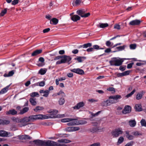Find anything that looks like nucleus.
<instances>
[{"label": "nucleus", "mask_w": 146, "mask_h": 146, "mask_svg": "<svg viewBox=\"0 0 146 146\" xmlns=\"http://www.w3.org/2000/svg\"><path fill=\"white\" fill-rule=\"evenodd\" d=\"M14 134L4 130H0V136L2 137H10L13 136Z\"/></svg>", "instance_id": "nucleus-10"}, {"label": "nucleus", "mask_w": 146, "mask_h": 146, "mask_svg": "<svg viewBox=\"0 0 146 146\" xmlns=\"http://www.w3.org/2000/svg\"><path fill=\"white\" fill-rule=\"evenodd\" d=\"M44 109V108L43 107L37 106L34 109V110L35 112H38L43 110Z\"/></svg>", "instance_id": "nucleus-29"}, {"label": "nucleus", "mask_w": 146, "mask_h": 146, "mask_svg": "<svg viewBox=\"0 0 146 146\" xmlns=\"http://www.w3.org/2000/svg\"><path fill=\"white\" fill-rule=\"evenodd\" d=\"M30 122L28 117H25L21 119V124L19 125L20 127L25 126L29 124V122Z\"/></svg>", "instance_id": "nucleus-8"}, {"label": "nucleus", "mask_w": 146, "mask_h": 146, "mask_svg": "<svg viewBox=\"0 0 146 146\" xmlns=\"http://www.w3.org/2000/svg\"><path fill=\"white\" fill-rule=\"evenodd\" d=\"M123 61V59L119 58H113L109 62L111 66H118L121 65Z\"/></svg>", "instance_id": "nucleus-3"}, {"label": "nucleus", "mask_w": 146, "mask_h": 146, "mask_svg": "<svg viewBox=\"0 0 146 146\" xmlns=\"http://www.w3.org/2000/svg\"><path fill=\"white\" fill-rule=\"evenodd\" d=\"M85 11L84 9H80L76 11V14L82 17L86 18L90 16V13H85Z\"/></svg>", "instance_id": "nucleus-7"}, {"label": "nucleus", "mask_w": 146, "mask_h": 146, "mask_svg": "<svg viewBox=\"0 0 146 146\" xmlns=\"http://www.w3.org/2000/svg\"><path fill=\"white\" fill-rule=\"evenodd\" d=\"M123 133L122 129L118 128L115 129L111 132V134L113 137H117Z\"/></svg>", "instance_id": "nucleus-5"}, {"label": "nucleus", "mask_w": 146, "mask_h": 146, "mask_svg": "<svg viewBox=\"0 0 146 146\" xmlns=\"http://www.w3.org/2000/svg\"><path fill=\"white\" fill-rule=\"evenodd\" d=\"M71 19L74 22H76L80 19V17L78 15H75L71 17Z\"/></svg>", "instance_id": "nucleus-20"}, {"label": "nucleus", "mask_w": 146, "mask_h": 146, "mask_svg": "<svg viewBox=\"0 0 146 146\" xmlns=\"http://www.w3.org/2000/svg\"><path fill=\"white\" fill-rule=\"evenodd\" d=\"M6 113L7 115L11 114L12 115H15L17 114V111L15 110L14 109H12L10 110L9 111L6 112Z\"/></svg>", "instance_id": "nucleus-22"}, {"label": "nucleus", "mask_w": 146, "mask_h": 146, "mask_svg": "<svg viewBox=\"0 0 146 146\" xmlns=\"http://www.w3.org/2000/svg\"><path fill=\"white\" fill-rule=\"evenodd\" d=\"M125 45H123V46H120L119 47H116V48L117 49L118 51H121L124 50L125 47Z\"/></svg>", "instance_id": "nucleus-44"}, {"label": "nucleus", "mask_w": 146, "mask_h": 146, "mask_svg": "<svg viewBox=\"0 0 146 146\" xmlns=\"http://www.w3.org/2000/svg\"><path fill=\"white\" fill-rule=\"evenodd\" d=\"M14 73V70H11L9 72L8 74L5 73L4 74V76L5 77H8L12 76Z\"/></svg>", "instance_id": "nucleus-28"}, {"label": "nucleus", "mask_w": 146, "mask_h": 146, "mask_svg": "<svg viewBox=\"0 0 146 146\" xmlns=\"http://www.w3.org/2000/svg\"><path fill=\"white\" fill-rule=\"evenodd\" d=\"M92 44L90 43H88L87 44H84L82 46L84 48H86L88 47H90L92 46Z\"/></svg>", "instance_id": "nucleus-47"}, {"label": "nucleus", "mask_w": 146, "mask_h": 146, "mask_svg": "<svg viewBox=\"0 0 146 146\" xmlns=\"http://www.w3.org/2000/svg\"><path fill=\"white\" fill-rule=\"evenodd\" d=\"M73 120L74 119H72V118H66L62 119L61 120V121L62 122H67Z\"/></svg>", "instance_id": "nucleus-35"}, {"label": "nucleus", "mask_w": 146, "mask_h": 146, "mask_svg": "<svg viewBox=\"0 0 146 146\" xmlns=\"http://www.w3.org/2000/svg\"><path fill=\"white\" fill-rule=\"evenodd\" d=\"M73 131H75L79 130L80 128L78 127H72Z\"/></svg>", "instance_id": "nucleus-56"}, {"label": "nucleus", "mask_w": 146, "mask_h": 146, "mask_svg": "<svg viewBox=\"0 0 146 146\" xmlns=\"http://www.w3.org/2000/svg\"><path fill=\"white\" fill-rule=\"evenodd\" d=\"M84 105V103L83 102H82L78 103L73 108L74 110H79L80 108L83 107Z\"/></svg>", "instance_id": "nucleus-14"}, {"label": "nucleus", "mask_w": 146, "mask_h": 146, "mask_svg": "<svg viewBox=\"0 0 146 146\" xmlns=\"http://www.w3.org/2000/svg\"><path fill=\"white\" fill-rule=\"evenodd\" d=\"M7 8H5L4 9L2 10L0 13V16H3L7 13Z\"/></svg>", "instance_id": "nucleus-37"}, {"label": "nucleus", "mask_w": 146, "mask_h": 146, "mask_svg": "<svg viewBox=\"0 0 146 146\" xmlns=\"http://www.w3.org/2000/svg\"><path fill=\"white\" fill-rule=\"evenodd\" d=\"M51 140H42L36 139L34 140L33 142L36 146H51Z\"/></svg>", "instance_id": "nucleus-2"}, {"label": "nucleus", "mask_w": 146, "mask_h": 146, "mask_svg": "<svg viewBox=\"0 0 146 146\" xmlns=\"http://www.w3.org/2000/svg\"><path fill=\"white\" fill-rule=\"evenodd\" d=\"M39 72L41 74L43 75L46 73V71L45 70L41 69L40 70Z\"/></svg>", "instance_id": "nucleus-54"}, {"label": "nucleus", "mask_w": 146, "mask_h": 146, "mask_svg": "<svg viewBox=\"0 0 146 146\" xmlns=\"http://www.w3.org/2000/svg\"><path fill=\"white\" fill-rule=\"evenodd\" d=\"M134 143V142L131 141L127 143L124 146H132Z\"/></svg>", "instance_id": "nucleus-53"}, {"label": "nucleus", "mask_w": 146, "mask_h": 146, "mask_svg": "<svg viewBox=\"0 0 146 146\" xmlns=\"http://www.w3.org/2000/svg\"><path fill=\"white\" fill-rule=\"evenodd\" d=\"M126 137L129 140H132L134 138V137L130 135H126Z\"/></svg>", "instance_id": "nucleus-55"}, {"label": "nucleus", "mask_w": 146, "mask_h": 146, "mask_svg": "<svg viewBox=\"0 0 146 146\" xmlns=\"http://www.w3.org/2000/svg\"><path fill=\"white\" fill-rule=\"evenodd\" d=\"M130 72V71L127 70L123 72L124 76L128 75L129 74Z\"/></svg>", "instance_id": "nucleus-62"}, {"label": "nucleus", "mask_w": 146, "mask_h": 146, "mask_svg": "<svg viewBox=\"0 0 146 146\" xmlns=\"http://www.w3.org/2000/svg\"><path fill=\"white\" fill-rule=\"evenodd\" d=\"M2 125H7L9 124L10 123V121L8 120H2Z\"/></svg>", "instance_id": "nucleus-49"}, {"label": "nucleus", "mask_w": 146, "mask_h": 146, "mask_svg": "<svg viewBox=\"0 0 146 146\" xmlns=\"http://www.w3.org/2000/svg\"><path fill=\"white\" fill-rule=\"evenodd\" d=\"M10 86V85H9L2 89L0 91V93L1 94H3L7 92L8 91Z\"/></svg>", "instance_id": "nucleus-26"}, {"label": "nucleus", "mask_w": 146, "mask_h": 146, "mask_svg": "<svg viewBox=\"0 0 146 146\" xmlns=\"http://www.w3.org/2000/svg\"><path fill=\"white\" fill-rule=\"evenodd\" d=\"M57 141H51V146H67L65 143L71 142V140L65 139L58 140Z\"/></svg>", "instance_id": "nucleus-1"}, {"label": "nucleus", "mask_w": 146, "mask_h": 146, "mask_svg": "<svg viewBox=\"0 0 146 146\" xmlns=\"http://www.w3.org/2000/svg\"><path fill=\"white\" fill-rule=\"evenodd\" d=\"M133 64V63H130L127 64V68H131Z\"/></svg>", "instance_id": "nucleus-63"}, {"label": "nucleus", "mask_w": 146, "mask_h": 146, "mask_svg": "<svg viewBox=\"0 0 146 146\" xmlns=\"http://www.w3.org/2000/svg\"><path fill=\"white\" fill-rule=\"evenodd\" d=\"M107 102H108V105L109 106L111 104H113L116 103V101L113 100H111L110 99L107 100Z\"/></svg>", "instance_id": "nucleus-41"}, {"label": "nucleus", "mask_w": 146, "mask_h": 146, "mask_svg": "<svg viewBox=\"0 0 146 146\" xmlns=\"http://www.w3.org/2000/svg\"><path fill=\"white\" fill-rule=\"evenodd\" d=\"M65 130L68 132H72V127H66L65 129Z\"/></svg>", "instance_id": "nucleus-51"}, {"label": "nucleus", "mask_w": 146, "mask_h": 146, "mask_svg": "<svg viewBox=\"0 0 146 146\" xmlns=\"http://www.w3.org/2000/svg\"><path fill=\"white\" fill-rule=\"evenodd\" d=\"M29 109V107H26L24 108L22 110H20V111L19 113L20 114L22 115L27 112Z\"/></svg>", "instance_id": "nucleus-25"}, {"label": "nucleus", "mask_w": 146, "mask_h": 146, "mask_svg": "<svg viewBox=\"0 0 146 146\" xmlns=\"http://www.w3.org/2000/svg\"><path fill=\"white\" fill-rule=\"evenodd\" d=\"M58 112V111L56 110H54L53 111L50 112V118H54L56 117L62 118L65 117V115L64 114H58L56 115Z\"/></svg>", "instance_id": "nucleus-6"}, {"label": "nucleus", "mask_w": 146, "mask_h": 146, "mask_svg": "<svg viewBox=\"0 0 146 146\" xmlns=\"http://www.w3.org/2000/svg\"><path fill=\"white\" fill-rule=\"evenodd\" d=\"M39 92L41 94H44L42 96L45 97H47L49 93V91L48 90H41Z\"/></svg>", "instance_id": "nucleus-19"}, {"label": "nucleus", "mask_w": 146, "mask_h": 146, "mask_svg": "<svg viewBox=\"0 0 146 146\" xmlns=\"http://www.w3.org/2000/svg\"><path fill=\"white\" fill-rule=\"evenodd\" d=\"M106 44V46L108 47L111 46L113 44V43L111 44V42L109 41H107Z\"/></svg>", "instance_id": "nucleus-52"}, {"label": "nucleus", "mask_w": 146, "mask_h": 146, "mask_svg": "<svg viewBox=\"0 0 146 146\" xmlns=\"http://www.w3.org/2000/svg\"><path fill=\"white\" fill-rule=\"evenodd\" d=\"M62 59L64 62L63 63H65L66 62H69L71 60L72 58L69 56L64 55L63 56Z\"/></svg>", "instance_id": "nucleus-15"}, {"label": "nucleus", "mask_w": 146, "mask_h": 146, "mask_svg": "<svg viewBox=\"0 0 146 146\" xmlns=\"http://www.w3.org/2000/svg\"><path fill=\"white\" fill-rule=\"evenodd\" d=\"M121 98V96L120 95H116L114 96H109V99H113L116 101V102L117 100L120 99Z\"/></svg>", "instance_id": "nucleus-17"}, {"label": "nucleus", "mask_w": 146, "mask_h": 146, "mask_svg": "<svg viewBox=\"0 0 146 146\" xmlns=\"http://www.w3.org/2000/svg\"><path fill=\"white\" fill-rule=\"evenodd\" d=\"M107 90L108 91L112 92V93H113L115 92V90L113 87H109L107 88Z\"/></svg>", "instance_id": "nucleus-50"}, {"label": "nucleus", "mask_w": 146, "mask_h": 146, "mask_svg": "<svg viewBox=\"0 0 146 146\" xmlns=\"http://www.w3.org/2000/svg\"><path fill=\"white\" fill-rule=\"evenodd\" d=\"M100 143L97 142L94 143L92 145H91L90 146H100Z\"/></svg>", "instance_id": "nucleus-60"}, {"label": "nucleus", "mask_w": 146, "mask_h": 146, "mask_svg": "<svg viewBox=\"0 0 146 146\" xmlns=\"http://www.w3.org/2000/svg\"><path fill=\"white\" fill-rule=\"evenodd\" d=\"M108 25L107 23H101L100 24V27L101 28H104L108 26Z\"/></svg>", "instance_id": "nucleus-48"}, {"label": "nucleus", "mask_w": 146, "mask_h": 146, "mask_svg": "<svg viewBox=\"0 0 146 146\" xmlns=\"http://www.w3.org/2000/svg\"><path fill=\"white\" fill-rule=\"evenodd\" d=\"M130 47L131 49H134L136 47V45L135 44H132L130 45Z\"/></svg>", "instance_id": "nucleus-58"}, {"label": "nucleus", "mask_w": 146, "mask_h": 146, "mask_svg": "<svg viewBox=\"0 0 146 146\" xmlns=\"http://www.w3.org/2000/svg\"><path fill=\"white\" fill-rule=\"evenodd\" d=\"M42 49L37 50L35 51L31 54V56H36L40 53L42 52Z\"/></svg>", "instance_id": "nucleus-23"}, {"label": "nucleus", "mask_w": 146, "mask_h": 146, "mask_svg": "<svg viewBox=\"0 0 146 146\" xmlns=\"http://www.w3.org/2000/svg\"><path fill=\"white\" fill-rule=\"evenodd\" d=\"M145 92L144 91H142L138 93L136 96V99L139 100L141 99L142 98L143 94Z\"/></svg>", "instance_id": "nucleus-24"}, {"label": "nucleus", "mask_w": 146, "mask_h": 146, "mask_svg": "<svg viewBox=\"0 0 146 146\" xmlns=\"http://www.w3.org/2000/svg\"><path fill=\"white\" fill-rule=\"evenodd\" d=\"M65 102L64 98H61L59 99L58 100L59 104L60 105H63Z\"/></svg>", "instance_id": "nucleus-36"}, {"label": "nucleus", "mask_w": 146, "mask_h": 146, "mask_svg": "<svg viewBox=\"0 0 146 146\" xmlns=\"http://www.w3.org/2000/svg\"><path fill=\"white\" fill-rule=\"evenodd\" d=\"M45 116L41 114L33 115L29 116L30 122H32L38 119H45Z\"/></svg>", "instance_id": "nucleus-4"}, {"label": "nucleus", "mask_w": 146, "mask_h": 146, "mask_svg": "<svg viewBox=\"0 0 146 146\" xmlns=\"http://www.w3.org/2000/svg\"><path fill=\"white\" fill-rule=\"evenodd\" d=\"M101 104V105L103 106H109L108 102H107V100L102 102Z\"/></svg>", "instance_id": "nucleus-46"}, {"label": "nucleus", "mask_w": 146, "mask_h": 146, "mask_svg": "<svg viewBox=\"0 0 146 146\" xmlns=\"http://www.w3.org/2000/svg\"><path fill=\"white\" fill-rule=\"evenodd\" d=\"M45 85V82L44 81H42L39 83V86H43Z\"/></svg>", "instance_id": "nucleus-64"}, {"label": "nucleus", "mask_w": 146, "mask_h": 146, "mask_svg": "<svg viewBox=\"0 0 146 146\" xmlns=\"http://www.w3.org/2000/svg\"><path fill=\"white\" fill-rule=\"evenodd\" d=\"M135 108L136 111H142L141 106L139 104H136L135 105Z\"/></svg>", "instance_id": "nucleus-27"}, {"label": "nucleus", "mask_w": 146, "mask_h": 146, "mask_svg": "<svg viewBox=\"0 0 146 146\" xmlns=\"http://www.w3.org/2000/svg\"><path fill=\"white\" fill-rule=\"evenodd\" d=\"M87 121L84 119H82L80 120H78V125H84L87 123Z\"/></svg>", "instance_id": "nucleus-33"}, {"label": "nucleus", "mask_w": 146, "mask_h": 146, "mask_svg": "<svg viewBox=\"0 0 146 146\" xmlns=\"http://www.w3.org/2000/svg\"><path fill=\"white\" fill-rule=\"evenodd\" d=\"M61 95L62 97H65L66 95L62 91L60 90L58 92L56 93V96Z\"/></svg>", "instance_id": "nucleus-40"}, {"label": "nucleus", "mask_w": 146, "mask_h": 146, "mask_svg": "<svg viewBox=\"0 0 146 146\" xmlns=\"http://www.w3.org/2000/svg\"><path fill=\"white\" fill-rule=\"evenodd\" d=\"M124 141V138L123 137H120L118 139V141L117 142V144L119 145L120 144L122 143Z\"/></svg>", "instance_id": "nucleus-38"}, {"label": "nucleus", "mask_w": 146, "mask_h": 146, "mask_svg": "<svg viewBox=\"0 0 146 146\" xmlns=\"http://www.w3.org/2000/svg\"><path fill=\"white\" fill-rule=\"evenodd\" d=\"M12 119L14 122L21 123V119L19 118L13 117L12 118Z\"/></svg>", "instance_id": "nucleus-43"}, {"label": "nucleus", "mask_w": 146, "mask_h": 146, "mask_svg": "<svg viewBox=\"0 0 146 146\" xmlns=\"http://www.w3.org/2000/svg\"><path fill=\"white\" fill-rule=\"evenodd\" d=\"M74 120H72L70 121L67 123V125L68 126H73L76 125H78V118H76L73 119Z\"/></svg>", "instance_id": "nucleus-11"}, {"label": "nucleus", "mask_w": 146, "mask_h": 146, "mask_svg": "<svg viewBox=\"0 0 146 146\" xmlns=\"http://www.w3.org/2000/svg\"><path fill=\"white\" fill-rule=\"evenodd\" d=\"M136 91L135 89H134L130 93L128 94L125 97L127 98H128L130 97L132 95H133L134 92Z\"/></svg>", "instance_id": "nucleus-45"}, {"label": "nucleus", "mask_w": 146, "mask_h": 146, "mask_svg": "<svg viewBox=\"0 0 146 146\" xmlns=\"http://www.w3.org/2000/svg\"><path fill=\"white\" fill-rule=\"evenodd\" d=\"M104 128L102 127H93L90 128V131L92 133H98V132L103 131Z\"/></svg>", "instance_id": "nucleus-9"}, {"label": "nucleus", "mask_w": 146, "mask_h": 146, "mask_svg": "<svg viewBox=\"0 0 146 146\" xmlns=\"http://www.w3.org/2000/svg\"><path fill=\"white\" fill-rule=\"evenodd\" d=\"M114 28L117 30H119L120 29V25L118 24H115L114 25Z\"/></svg>", "instance_id": "nucleus-61"}, {"label": "nucleus", "mask_w": 146, "mask_h": 146, "mask_svg": "<svg viewBox=\"0 0 146 146\" xmlns=\"http://www.w3.org/2000/svg\"><path fill=\"white\" fill-rule=\"evenodd\" d=\"M58 20L56 18H53L50 21V23L51 24H52L51 23L52 22L53 23V24L56 25L58 23Z\"/></svg>", "instance_id": "nucleus-34"}, {"label": "nucleus", "mask_w": 146, "mask_h": 146, "mask_svg": "<svg viewBox=\"0 0 146 146\" xmlns=\"http://www.w3.org/2000/svg\"><path fill=\"white\" fill-rule=\"evenodd\" d=\"M98 101V100L97 99H90L88 100V101L92 103L93 102H97Z\"/></svg>", "instance_id": "nucleus-57"}, {"label": "nucleus", "mask_w": 146, "mask_h": 146, "mask_svg": "<svg viewBox=\"0 0 146 146\" xmlns=\"http://www.w3.org/2000/svg\"><path fill=\"white\" fill-rule=\"evenodd\" d=\"M71 71L72 72L80 75H82L84 74V71L80 68H74L71 70Z\"/></svg>", "instance_id": "nucleus-12"}, {"label": "nucleus", "mask_w": 146, "mask_h": 146, "mask_svg": "<svg viewBox=\"0 0 146 146\" xmlns=\"http://www.w3.org/2000/svg\"><path fill=\"white\" fill-rule=\"evenodd\" d=\"M142 126L146 127V121L144 119H142L140 121Z\"/></svg>", "instance_id": "nucleus-42"}, {"label": "nucleus", "mask_w": 146, "mask_h": 146, "mask_svg": "<svg viewBox=\"0 0 146 146\" xmlns=\"http://www.w3.org/2000/svg\"><path fill=\"white\" fill-rule=\"evenodd\" d=\"M101 111H99L95 113H94L92 112H90V113L91 115L90 118L91 119L92 118L94 117H95L98 116L99 114H100L101 113Z\"/></svg>", "instance_id": "nucleus-31"}, {"label": "nucleus", "mask_w": 146, "mask_h": 146, "mask_svg": "<svg viewBox=\"0 0 146 146\" xmlns=\"http://www.w3.org/2000/svg\"><path fill=\"white\" fill-rule=\"evenodd\" d=\"M141 21L139 20L136 19L131 21L129 23V25L132 26L138 25H139Z\"/></svg>", "instance_id": "nucleus-13"}, {"label": "nucleus", "mask_w": 146, "mask_h": 146, "mask_svg": "<svg viewBox=\"0 0 146 146\" xmlns=\"http://www.w3.org/2000/svg\"><path fill=\"white\" fill-rule=\"evenodd\" d=\"M19 0H14L12 2V4L13 5H15L19 2Z\"/></svg>", "instance_id": "nucleus-59"}, {"label": "nucleus", "mask_w": 146, "mask_h": 146, "mask_svg": "<svg viewBox=\"0 0 146 146\" xmlns=\"http://www.w3.org/2000/svg\"><path fill=\"white\" fill-rule=\"evenodd\" d=\"M131 111V108L130 106H125L122 112L123 113L126 114L130 113Z\"/></svg>", "instance_id": "nucleus-16"}, {"label": "nucleus", "mask_w": 146, "mask_h": 146, "mask_svg": "<svg viewBox=\"0 0 146 146\" xmlns=\"http://www.w3.org/2000/svg\"><path fill=\"white\" fill-rule=\"evenodd\" d=\"M30 96L32 97H39V95L38 93L37 92H33L30 94Z\"/></svg>", "instance_id": "nucleus-39"}, {"label": "nucleus", "mask_w": 146, "mask_h": 146, "mask_svg": "<svg viewBox=\"0 0 146 146\" xmlns=\"http://www.w3.org/2000/svg\"><path fill=\"white\" fill-rule=\"evenodd\" d=\"M86 57L83 56H79L76 58H75V60H77L79 62H81L84 59H85Z\"/></svg>", "instance_id": "nucleus-32"}, {"label": "nucleus", "mask_w": 146, "mask_h": 146, "mask_svg": "<svg viewBox=\"0 0 146 146\" xmlns=\"http://www.w3.org/2000/svg\"><path fill=\"white\" fill-rule=\"evenodd\" d=\"M19 138L21 140H30L32 139V138L31 137H30L29 135H19Z\"/></svg>", "instance_id": "nucleus-18"}, {"label": "nucleus", "mask_w": 146, "mask_h": 146, "mask_svg": "<svg viewBox=\"0 0 146 146\" xmlns=\"http://www.w3.org/2000/svg\"><path fill=\"white\" fill-rule=\"evenodd\" d=\"M29 101L33 106H35L36 104V99L33 98H31L29 99Z\"/></svg>", "instance_id": "nucleus-30"}, {"label": "nucleus", "mask_w": 146, "mask_h": 146, "mask_svg": "<svg viewBox=\"0 0 146 146\" xmlns=\"http://www.w3.org/2000/svg\"><path fill=\"white\" fill-rule=\"evenodd\" d=\"M129 124L132 127H134L136 124V122L135 119L131 120L129 121Z\"/></svg>", "instance_id": "nucleus-21"}]
</instances>
